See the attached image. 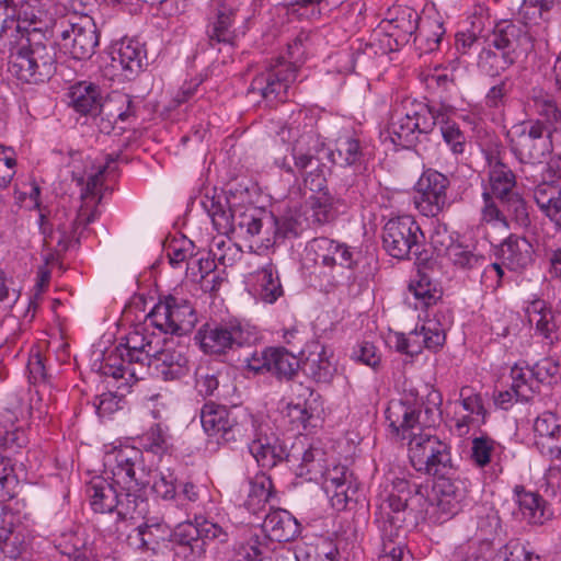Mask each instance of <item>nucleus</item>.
Segmentation results:
<instances>
[{"mask_svg":"<svg viewBox=\"0 0 561 561\" xmlns=\"http://www.w3.org/2000/svg\"><path fill=\"white\" fill-rule=\"evenodd\" d=\"M236 10L222 5L215 19L207 25L206 37L208 45L216 48L218 45L233 46L237 38L233 27Z\"/></svg>","mask_w":561,"mask_h":561,"instance_id":"7c9ffc66","label":"nucleus"},{"mask_svg":"<svg viewBox=\"0 0 561 561\" xmlns=\"http://www.w3.org/2000/svg\"><path fill=\"white\" fill-rule=\"evenodd\" d=\"M314 193L316 195L310 197V205L313 220L319 225L332 221L336 217L340 206L347 207L357 198L353 180L339 185L334 190V194H331L327 186L325 190Z\"/></svg>","mask_w":561,"mask_h":561,"instance_id":"412c9836","label":"nucleus"},{"mask_svg":"<svg viewBox=\"0 0 561 561\" xmlns=\"http://www.w3.org/2000/svg\"><path fill=\"white\" fill-rule=\"evenodd\" d=\"M85 493L93 512L113 514L117 506L118 492L103 477H93L87 484Z\"/></svg>","mask_w":561,"mask_h":561,"instance_id":"2f4dec72","label":"nucleus"},{"mask_svg":"<svg viewBox=\"0 0 561 561\" xmlns=\"http://www.w3.org/2000/svg\"><path fill=\"white\" fill-rule=\"evenodd\" d=\"M137 105L131 95L113 92L102 98L96 113V126L103 134H111L117 124H130L137 118Z\"/></svg>","mask_w":561,"mask_h":561,"instance_id":"aec40b11","label":"nucleus"},{"mask_svg":"<svg viewBox=\"0 0 561 561\" xmlns=\"http://www.w3.org/2000/svg\"><path fill=\"white\" fill-rule=\"evenodd\" d=\"M11 47L9 71L26 83H42L49 80L57 70V43L39 28L21 30Z\"/></svg>","mask_w":561,"mask_h":561,"instance_id":"f03ea898","label":"nucleus"},{"mask_svg":"<svg viewBox=\"0 0 561 561\" xmlns=\"http://www.w3.org/2000/svg\"><path fill=\"white\" fill-rule=\"evenodd\" d=\"M234 552L238 561H263L267 545L259 535H253L247 541L237 545Z\"/></svg>","mask_w":561,"mask_h":561,"instance_id":"3c124183","label":"nucleus"},{"mask_svg":"<svg viewBox=\"0 0 561 561\" xmlns=\"http://www.w3.org/2000/svg\"><path fill=\"white\" fill-rule=\"evenodd\" d=\"M528 373L530 378H534L537 382L551 383L560 374V365L552 358H543L536 363Z\"/></svg>","mask_w":561,"mask_h":561,"instance_id":"5fc2aeb1","label":"nucleus"},{"mask_svg":"<svg viewBox=\"0 0 561 561\" xmlns=\"http://www.w3.org/2000/svg\"><path fill=\"white\" fill-rule=\"evenodd\" d=\"M275 488L271 477L265 473L256 474L250 481L248 505L260 506L267 503L274 496Z\"/></svg>","mask_w":561,"mask_h":561,"instance_id":"49530a36","label":"nucleus"},{"mask_svg":"<svg viewBox=\"0 0 561 561\" xmlns=\"http://www.w3.org/2000/svg\"><path fill=\"white\" fill-rule=\"evenodd\" d=\"M533 197L538 208L545 215L561 198V185L558 182H541L534 188Z\"/></svg>","mask_w":561,"mask_h":561,"instance_id":"de8ad7c7","label":"nucleus"},{"mask_svg":"<svg viewBox=\"0 0 561 561\" xmlns=\"http://www.w3.org/2000/svg\"><path fill=\"white\" fill-rule=\"evenodd\" d=\"M100 33L94 21L87 15L69 23L60 33L59 46L75 60H89L95 54Z\"/></svg>","mask_w":561,"mask_h":561,"instance_id":"dca6fc26","label":"nucleus"},{"mask_svg":"<svg viewBox=\"0 0 561 561\" xmlns=\"http://www.w3.org/2000/svg\"><path fill=\"white\" fill-rule=\"evenodd\" d=\"M275 226L274 233L278 236L280 242L285 239L297 238L304 229L301 220L293 214L276 217Z\"/></svg>","mask_w":561,"mask_h":561,"instance_id":"6e6d98bb","label":"nucleus"},{"mask_svg":"<svg viewBox=\"0 0 561 561\" xmlns=\"http://www.w3.org/2000/svg\"><path fill=\"white\" fill-rule=\"evenodd\" d=\"M196 339H198L204 353L222 355L228 351H234L251 344L254 335L241 323L229 321L204 324L199 329Z\"/></svg>","mask_w":561,"mask_h":561,"instance_id":"2eb2a0df","label":"nucleus"},{"mask_svg":"<svg viewBox=\"0 0 561 561\" xmlns=\"http://www.w3.org/2000/svg\"><path fill=\"white\" fill-rule=\"evenodd\" d=\"M310 249L316 254V262L327 266L333 267L340 265L346 268H353L356 264L354 252L344 243L335 240L319 237L310 242Z\"/></svg>","mask_w":561,"mask_h":561,"instance_id":"a878e982","label":"nucleus"},{"mask_svg":"<svg viewBox=\"0 0 561 561\" xmlns=\"http://www.w3.org/2000/svg\"><path fill=\"white\" fill-rule=\"evenodd\" d=\"M201 423L208 436L217 442L237 443L244 437V425L227 407L207 402L201 410Z\"/></svg>","mask_w":561,"mask_h":561,"instance_id":"a211bd4d","label":"nucleus"},{"mask_svg":"<svg viewBox=\"0 0 561 561\" xmlns=\"http://www.w3.org/2000/svg\"><path fill=\"white\" fill-rule=\"evenodd\" d=\"M262 219L263 216H260L255 208L236 207V218L231 233H237L239 237L247 239L259 237L263 224Z\"/></svg>","mask_w":561,"mask_h":561,"instance_id":"a18cd8bd","label":"nucleus"},{"mask_svg":"<svg viewBox=\"0 0 561 561\" xmlns=\"http://www.w3.org/2000/svg\"><path fill=\"white\" fill-rule=\"evenodd\" d=\"M449 179L440 172L426 170L416 183L417 196L414 203L420 213L426 217H435L449 206L447 191Z\"/></svg>","mask_w":561,"mask_h":561,"instance_id":"6ab92c4d","label":"nucleus"},{"mask_svg":"<svg viewBox=\"0 0 561 561\" xmlns=\"http://www.w3.org/2000/svg\"><path fill=\"white\" fill-rule=\"evenodd\" d=\"M146 50L138 41L122 42L119 47L113 53V67L119 66L125 72V77L137 76L142 69L146 60Z\"/></svg>","mask_w":561,"mask_h":561,"instance_id":"473e14b6","label":"nucleus"},{"mask_svg":"<svg viewBox=\"0 0 561 561\" xmlns=\"http://www.w3.org/2000/svg\"><path fill=\"white\" fill-rule=\"evenodd\" d=\"M486 42L488 47L479 55L478 67L490 77H499L534 47L528 25L511 21L497 23Z\"/></svg>","mask_w":561,"mask_h":561,"instance_id":"7ed1b4c3","label":"nucleus"},{"mask_svg":"<svg viewBox=\"0 0 561 561\" xmlns=\"http://www.w3.org/2000/svg\"><path fill=\"white\" fill-rule=\"evenodd\" d=\"M206 539L225 543L229 535L221 526L207 519L180 523L170 535L176 554L186 561H201L205 557Z\"/></svg>","mask_w":561,"mask_h":561,"instance_id":"1a4fd4ad","label":"nucleus"},{"mask_svg":"<svg viewBox=\"0 0 561 561\" xmlns=\"http://www.w3.org/2000/svg\"><path fill=\"white\" fill-rule=\"evenodd\" d=\"M113 457L115 465L112 471L124 492L118 493V503L114 512L115 522L108 526L107 531L122 536L128 526H133L134 535L127 536L129 545L141 549L147 548L148 541L145 536L151 525L147 522L136 525L139 519L146 518L149 506L148 500L142 494L150 484V479L142 466V454L137 448H122L114 451Z\"/></svg>","mask_w":561,"mask_h":561,"instance_id":"f257e3e1","label":"nucleus"},{"mask_svg":"<svg viewBox=\"0 0 561 561\" xmlns=\"http://www.w3.org/2000/svg\"><path fill=\"white\" fill-rule=\"evenodd\" d=\"M533 245L525 238L511 234L500 247L502 264L511 271L525 270L533 261Z\"/></svg>","mask_w":561,"mask_h":561,"instance_id":"c756f323","label":"nucleus"},{"mask_svg":"<svg viewBox=\"0 0 561 561\" xmlns=\"http://www.w3.org/2000/svg\"><path fill=\"white\" fill-rule=\"evenodd\" d=\"M312 348L302 364V370L317 382H329L335 371L324 346L319 343L310 345Z\"/></svg>","mask_w":561,"mask_h":561,"instance_id":"c9c22d12","label":"nucleus"},{"mask_svg":"<svg viewBox=\"0 0 561 561\" xmlns=\"http://www.w3.org/2000/svg\"><path fill=\"white\" fill-rule=\"evenodd\" d=\"M296 77L297 67L294 62L278 60L253 79L249 94L257 92L267 103L284 102Z\"/></svg>","mask_w":561,"mask_h":561,"instance_id":"f3484780","label":"nucleus"},{"mask_svg":"<svg viewBox=\"0 0 561 561\" xmlns=\"http://www.w3.org/2000/svg\"><path fill=\"white\" fill-rule=\"evenodd\" d=\"M388 495L380 506L382 545L391 542L404 545L405 531L403 525L407 510H422L426 499V488L411 483L403 477H393L386 485Z\"/></svg>","mask_w":561,"mask_h":561,"instance_id":"20e7f679","label":"nucleus"},{"mask_svg":"<svg viewBox=\"0 0 561 561\" xmlns=\"http://www.w3.org/2000/svg\"><path fill=\"white\" fill-rule=\"evenodd\" d=\"M254 434L249 450L262 468H273L288 457L286 446L268 423L253 425Z\"/></svg>","mask_w":561,"mask_h":561,"instance_id":"4be33fe9","label":"nucleus"},{"mask_svg":"<svg viewBox=\"0 0 561 561\" xmlns=\"http://www.w3.org/2000/svg\"><path fill=\"white\" fill-rule=\"evenodd\" d=\"M322 453L318 449H308L304 453L300 463V474L308 476L309 480L318 481V473L323 469Z\"/></svg>","mask_w":561,"mask_h":561,"instance_id":"bf43d9fd","label":"nucleus"},{"mask_svg":"<svg viewBox=\"0 0 561 561\" xmlns=\"http://www.w3.org/2000/svg\"><path fill=\"white\" fill-rule=\"evenodd\" d=\"M424 347L436 352L445 342V333L437 323L428 322L420 328Z\"/></svg>","mask_w":561,"mask_h":561,"instance_id":"0e129e2a","label":"nucleus"},{"mask_svg":"<svg viewBox=\"0 0 561 561\" xmlns=\"http://www.w3.org/2000/svg\"><path fill=\"white\" fill-rule=\"evenodd\" d=\"M447 255L453 265L461 271L481 270L486 264V257L477 248L461 243L450 245Z\"/></svg>","mask_w":561,"mask_h":561,"instance_id":"ea45409f","label":"nucleus"},{"mask_svg":"<svg viewBox=\"0 0 561 561\" xmlns=\"http://www.w3.org/2000/svg\"><path fill=\"white\" fill-rule=\"evenodd\" d=\"M512 379L511 386L516 400L529 401L535 393L533 380H529L523 369L518 367L512 369Z\"/></svg>","mask_w":561,"mask_h":561,"instance_id":"13d9d810","label":"nucleus"},{"mask_svg":"<svg viewBox=\"0 0 561 561\" xmlns=\"http://www.w3.org/2000/svg\"><path fill=\"white\" fill-rule=\"evenodd\" d=\"M197 314L193 305L173 295L160 298L146 317V324L165 334L185 335L193 331Z\"/></svg>","mask_w":561,"mask_h":561,"instance_id":"9b49d317","label":"nucleus"},{"mask_svg":"<svg viewBox=\"0 0 561 561\" xmlns=\"http://www.w3.org/2000/svg\"><path fill=\"white\" fill-rule=\"evenodd\" d=\"M494 561H539V557L528 551L518 541H510L495 557Z\"/></svg>","mask_w":561,"mask_h":561,"instance_id":"4d7b16f0","label":"nucleus"},{"mask_svg":"<svg viewBox=\"0 0 561 561\" xmlns=\"http://www.w3.org/2000/svg\"><path fill=\"white\" fill-rule=\"evenodd\" d=\"M382 247L392 257L420 259L425 237L419 224L410 216L389 219L382 228Z\"/></svg>","mask_w":561,"mask_h":561,"instance_id":"f8f14e48","label":"nucleus"},{"mask_svg":"<svg viewBox=\"0 0 561 561\" xmlns=\"http://www.w3.org/2000/svg\"><path fill=\"white\" fill-rule=\"evenodd\" d=\"M440 133L444 141L454 154H462L466 150L467 137L458 124L451 121L448 115L442 121Z\"/></svg>","mask_w":561,"mask_h":561,"instance_id":"8fccbe9b","label":"nucleus"},{"mask_svg":"<svg viewBox=\"0 0 561 561\" xmlns=\"http://www.w3.org/2000/svg\"><path fill=\"white\" fill-rule=\"evenodd\" d=\"M270 373L279 380H290L299 369L298 358L284 347H270Z\"/></svg>","mask_w":561,"mask_h":561,"instance_id":"a19ab883","label":"nucleus"},{"mask_svg":"<svg viewBox=\"0 0 561 561\" xmlns=\"http://www.w3.org/2000/svg\"><path fill=\"white\" fill-rule=\"evenodd\" d=\"M416 277L410 282L408 293L415 300V309H426L442 298V290L426 274L419 273Z\"/></svg>","mask_w":561,"mask_h":561,"instance_id":"4c0bfd02","label":"nucleus"},{"mask_svg":"<svg viewBox=\"0 0 561 561\" xmlns=\"http://www.w3.org/2000/svg\"><path fill=\"white\" fill-rule=\"evenodd\" d=\"M150 479L152 491L163 500H172L176 494L175 478L171 472H154L151 476L147 472Z\"/></svg>","mask_w":561,"mask_h":561,"instance_id":"864d4df0","label":"nucleus"},{"mask_svg":"<svg viewBox=\"0 0 561 561\" xmlns=\"http://www.w3.org/2000/svg\"><path fill=\"white\" fill-rule=\"evenodd\" d=\"M257 283L260 297L264 302L273 304L284 294L278 272L272 263L257 272Z\"/></svg>","mask_w":561,"mask_h":561,"instance_id":"c03bdc74","label":"nucleus"},{"mask_svg":"<svg viewBox=\"0 0 561 561\" xmlns=\"http://www.w3.org/2000/svg\"><path fill=\"white\" fill-rule=\"evenodd\" d=\"M409 111L412 115L414 126L420 134L431 133L436 125L442 124V121L447 115V110L444 106L435 107L424 102L407 101Z\"/></svg>","mask_w":561,"mask_h":561,"instance_id":"e433bc0d","label":"nucleus"},{"mask_svg":"<svg viewBox=\"0 0 561 561\" xmlns=\"http://www.w3.org/2000/svg\"><path fill=\"white\" fill-rule=\"evenodd\" d=\"M158 345L159 340L153 332H148L147 328L135 329L126 335L125 343L116 347L119 363H108L110 356L101 367L102 373L115 379H125L127 386L144 380L150 374V357Z\"/></svg>","mask_w":561,"mask_h":561,"instance_id":"39448f33","label":"nucleus"},{"mask_svg":"<svg viewBox=\"0 0 561 561\" xmlns=\"http://www.w3.org/2000/svg\"><path fill=\"white\" fill-rule=\"evenodd\" d=\"M266 537L272 541L290 542L300 535V524L288 511L276 508L271 511L262 525Z\"/></svg>","mask_w":561,"mask_h":561,"instance_id":"cd10ccee","label":"nucleus"},{"mask_svg":"<svg viewBox=\"0 0 561 561\" xmlns=\"http://www.w3.org/2000/svg\"><path fill=\"white\" fill-rule=\"evenodd\" d=\"M322 488L330 497L332 506L336 510L346 507L354 494L357 492V485L354 477L342 479H332L322 481Z\"/></svg>","mask_w":561,"mask_h":561,"instance_id":"79ce46f5","label":"nucleus"},{"mask_svg":"<svg viewBox=\"0 0 561 561\" xmlns=\"http://www.w3.org/2000/svg\"><path fill=\"white\" fill-rule=\"evenodd\" d=\"M262 222L260 236L257 237L261 241V247L270 249L280 243L278 236L274 233L276 228V217L272 214L264 215Z\"/></svg>","mask_w":561,"mask_h":561,"instance_id":"774afa93","label":"nucleus"},{"mask_svg":"<svg viewBox=\"0 0 561 561\" xmlns=\"http://www.w3.org/2000/svg\"><path fill=\"white\" fill-rule=\"evenodd\" d=\"M409 458L416 471L433 477L451 474L454 470L450 447L428 432L411 437Z\"/></svg>","mask_w":561,"mask_h":561,"instance_id":"9d476101","label":"nucleus"},{"mask_svg":"<svg viewBox=\"0 0 561 561\" xmlns=\"http://www.w3.org/2000/svg\"><path fill=\"white\" fill-rule=\"evenodd\" d=\"M0 551L5 558L25 559L31 551V540L24 527L15 523L13 513L0 508Z\"/></svg>","mask_w":561,"mask_h":561,"instance_id":"b1692460","label":"nucleus"},{"mask_svg":"<svg viewBox=\"0 0 561 561\" xmlns=\"http://www.w3.org/2000/svg\"><path fill=\"white\" fill-rule=\"evenodd\" d=\"M536 445L551 458L561 457V423L552 412H543L534 423Z\"/></svg>","mask_w":561,"mask_h":561,"instance_id":"bb28decb","label":"nucleus"},{"mask_svg":"<svg viewBox=\"0 0 561 561\" xmlns=\"http://www.w3.org/2000/svg\"><path fill=\"white\" fill-rule=\"evenodd\" d=\"M435 481L432 486L433 497L427 499L428 486L426 488V502L423 503L421 511L425 512V515L433 523L443 524L455 516L461 508V502L466 497V490L463 483L450 477V474H442L435 477ZM424 486V484H422Z\"/></svg>","mask_w":561,"mask_h":561,"instance_id":"ddd939ff","label":"nucleus"},{"mask_svg":"<svg viewBox=\"0 0 561 561\" xmlns=\"http://www.w3.org/2000/svg\"><path fill=\"white\" fill-rule=\"evenodd\" d=\"M508 138L511 150L520 163H541L552 151L551 129L541 119L514 125Z\"/></svg>","mask_w":561,"mask_h":561,"instance_id":"6e6552de","label":"nucleus"},{"mask_svg":"<svg viewBox=\"0 0 561 561\" xmlns=\"http://www.w3.org/2000/svg\"><path fill=\"white\" fill-rule=\"evenodd\" d=\"M512 89V82L508 77L502 79L497 84L490 88L485 95V102L489 107L497 108L503 106Z\"/></svg>","mask_w":561,"mask_h":561,"instance_id":"69168bd1","label":"nucleus"},{"mask_svg":"<svg viewBox=\"0 0 561 561\" xmlns=\"http://www.w3.org/2000/svg\"><path fill=\"white\" fill-rule=\"evenodd\" d=\"M529 322L535 325L536 332L546 340H549L550 343L557 339L554 313L550 308L546 307L543 301L533 302L529 311Z\"/></svg>","mask_w":561,"mask_h":561,"instance_id":"37998d69","label":"nucleus"},{"mask_svg":"<svg viewBox=\"0 0 561 561\" xmlns=\"http://www.w3.org/2000/svg\"><path fill=\"white\" fill-rule=\"evenodd\" d=\"M494 442L489 437H476L472 440L471 459L478 467H484L491 461Z\"/></svg>","mask_w":561,"mask_h":561,"instance_id":"680f3d73","label":"nucleus"},{"mask_svg":"<svg viewBox=\"0 0 561 561\" xmlns=\"http://www.w3.org/2000/svg\"><path fill=\"white\" fill-rule=\"evenodd\" d=\"M324 151V142L312 129L304 131L295 139L291 147L294 165L283 159L279 167L288 173L299 174L305 188L310 192L325 190V163L320 154Z\"/></svg>","mask_w":561,"mask_h":561,"instance_id":"423d86ee","label":"nucleus"},{"mask_svg":"<svg viewBox=\"0 0 561 561\" xmlns=\"http://www.w3.org/2000/svg\"><path fill=\"white\" fill-rule=\"evenodd\" d=\"M517 511L513 514L516 519L527 523L528 525H542L548 518L546 515L547 502L540 494L527 491L523 485L514 488Z\"/></svg>","mask_w":561,"mask_h":561,"instance_id":"c85d7f7f","label":"nucleus"},{"mask_svg":"<svg viewBox=\"0 0 561 561\" xmlns=\"http://www.w3.org/2000/svg\"><path fill=\"white\" fill-rule=\"evenodd\" d=\"M202 205L211 219L214 228L228 236L233 230L236 207L231 208L226 197L205 196Z\"/></svg>","mask_w":561,"mask_h":561,"instance_id":"f704fd0d","label":"nucleus"},{"mask_svg":"<svg viewBox=\"0 0 561 561\" xmlns=\"http://www.w3.org/2000/svg\"><path fill=\"white\" fill-rule=\"evenodd\" d=\"M188 370V358L181 347H157L150 357V374L153 373L164 381L180 379L186 376Z\"/></svg>","mask_w":561,"mask_h":561,"instance_id":"393cba45","label":"nucleus"},{"mask_svg":"<svg viewBox=\"0 0 561 561\" xmlns=\"http://www.w3.org/2000/svg\"><path fill=\"white\" fill-rule=\"evenodd\" d=\"M484 198V207L482 209L483 219L486 221H501L505 222L507 217L511 216L507 214L506 209H504L501 203L494 201V197L489 192L483 193Z\"/></svg>","mask_w":561,"mask_h":561,"instance_id":"338daca9","label":"nucleus"},{"mask_svg":"<svg viewBox=\"0 0 561 561\" xmlns=\"http://www.w3.org/2000/svg\"><path fill=\"white\" fill-rule=\"evenodd\" d=\"M489 181L492 196L499 201L511 219L520 227L530 225L527 204L515 191L516 176L505 163L496 161L490 168Z\"/></svg>","mask_w":561,"mask_h":561,"instance_id":"4468645a","label":"nucleus"},{"mask_svg":"<svg viewBox=\"0 0 561 561\" xmlns=\"http://www.w3.org/2000/svg\"><path fill=\"white\" fill-rule=\"evenodd\" d=\"M403 108L404 113L400 117H392L388 127V133L394 145L408 148L416 141L417 130L414 126V122L412 121V115L407 103H404Z\"/></svg>","mask_w":561,"mask_h":561,"instance_id":"58836bf2","label":"nucleus"},{"mask_svg":"<svg viewBox=\"0 0 561 561\" xmlns=\"http://www.w3.org/2000/svg\"><path fill=\"white\" fill-rule=\"evenodd\" d=\"M336 152L347 167L359 164L363 160L360 142L352 136L340 137L336 140Z\"/></svg>","mask_w":561,"mask_h":561,"instance_id":"603ef678","label":"nucleus"},{"mask_svg":"<svg viewBox=\"0 0 561 561\" xmlns=\"http://www.w3.org/2000/svg\"><path fill=\"white\" fill-rule=\"evenodd\" d=\"M115 159L113 158H110L106 165L101 169L98 173L91 175L88 178V181H87V184H85V188L84 191L82 192L81 194V197L83 199V205L81 207H88L89 209L91 210H95V204H96V201H95V197H96V194H98V190L99 187L101 186V178H102V174L105 170L110 169V163L111 162H114Z\"/></svg>","mask_w":561,"mask_h":561,"instance_id":"052dcab7","label":"nucleus"},{"mask_svg":"<svg viewBox=\"0 0 561 561\" xmlns=\"http://www.w3.org/2000/svg\"><path fill=\"white\" fill-rule=\"evenodd\" d=\"M420 416L421 407L411 401L392 400L386 410V419L392 432L409 442L412 436L424 432Z\"/></svg>","mask_w":561,"mask_h":561,"instance_id":"5701e85b","label":"nucleus"},{"mask_svg":"<svg viewBox=\"0 0 561 561\" xmlns=\"http://www.w3.org/2000/svg\"><path fill=\"white\" fill-rule=\"evenodd\" d=\"M339 551L332 542L324 541L321 545L310 547L302 559L293 551L287 550L283 558L287 561H337Z\"/></svg>","mask_w":561,"mask_h":561,"instance_id":"09e8293b","label":"nucleus"},{"mask_svg":"<svg viewBox=\"0 0 561 561\" xmlns=\"http://www.w3.org/2000/svg\"><path fill=\"white\" fill-rule=\"evenodd\" d=\"M27 442L28 438L23 428L18 427L13 431H8L0 427V449L16 451L25 447Z\"/></svg>","mask_w":561,"mask_h":561,"instance_id":"e2e57ef3","label":"nucleus"},{"mask_svg":"<svg viewBox=\"0 0 561 561\" xmlns=\"http://www.w3.org/2000/svg\"><path fill=\"white\" fill-rule=\"evenodd\" d=\"M95 219V210L80 207L75 218H70L67 209H57L54 215L41 214L39 227L44 243L57 255L65 253L73 243L79 242L78 229L85 227Z\"/></svg>","mask_w":561,"mask_h":561,"instance_id":"0eeeda50","label":"nucleus"},{"mask_svg":"<svg viewBox=\"0 0 561 561\" xmlns=\"http://www.w3.org/2000/svg\"><path fill=\"white\" fill-rule=\"evenodd\" d=\"M68 99L69 105L76 112L96 118L102 100L101 90L98 85L85 81L79 82L70 88Z\"/></svg>","mask_w":561,"mask_h":561,"instance_id":"72a5a7b5","label":"nucleus"}]
</instances>
